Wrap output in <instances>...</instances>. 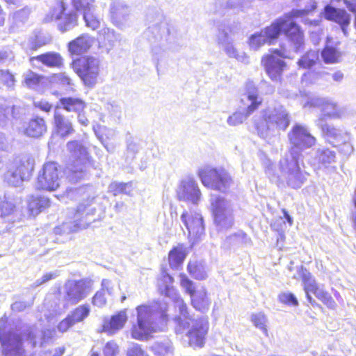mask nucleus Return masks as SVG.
<instances>
[{
    "mask_svg": "<svg viewBox=\"0 0 356 356\" xmlns=\"http://www.w3.org/2000/svg\"><path fill=\"white\" fill-rule=\"evenodd\" d=\"M163 281L165 284V296L172 300L175 309H178L179 313V316L175 318L177 334H181L186 329H188L186 333L188 344L193 347H202L209 329L207 318L202 316L194 318L190 316L186 304L181 298L177 291L171 286L173 278L168 274H165L163 275Z\"/></svg>",
    "mask_w": 356,
    "mask_h": 356,
    "instance_id": "obj_1",
    "label": "nucleus"
},
{
    "mask_svg": "<svg viewBox=\"0 0 356 356\" xmlns=\"http://www.w3.org/2000/svg\"><path fill=\"white\" fill-rule=\"evenodd\" d=\"M309 12V10L305 9L293 10L289 14L287 19H278L270 26L252 35L249 38L250 49L257 50L266 43L271 44L283 31L287 36L289 42L293 44L294 51H299L304 46L303 33L291 18L302 17Z\"/></svg>",
    "mask_w": 356,
    "mask_h": 356,
    "instance_id": "obj_2",
    "label": "nucleus"
},
{
    "mask_svg": "<svg viewBox=\"0 0 356 356\" xmlns=\"http://www.w3.org/2000/svg\"><path fill=\"white\" fill-rule=\"evenodd\" d=\"M166 311L167 304L164 302L138 306L137 321L131 327V337L147 341L154 333L163 330L167 322Z\"/></svg>",
    "mask_w": 356,
    "mask_h": 356,
    "instance_id": "obj_3",
    "label": "nucleus"
},
{
    "mask_svg": "<svg viewBox=\"0 0 356 356\" xmlns=\"http://www.w3.org/2000/svg\"><path fill=\"white\" fill-rule=\"evenodd\" d=\"M290 115L282 105L268 106L254 118V123L257 134L263 138L279 135L290 124Z\"/></svg>",
    "mask_w": 356,
    "mask_h": 356,
    "instance_id": "obj_4",
    "label": "nucleus"
},
{
    "mask_svg": "<svg viewBox=\"0 0 356 356\" xmlns=\"http://www.w3.org/2000/svg\"><path fill=\"white\" fill-rule=\"evenodd\" d=\"M67 149L70 152L71 163L67 169V178L72 182L81 179L90 163L88 152L86 147L78 140H72L67 143Z\"/></svg>",
    "mask_w": 356,
    "mask_h": 356,
    "instance_id": "obj_5",
    "label": "nucleus"
},
{
    "mask_svg": "<svg viewBox=\"0 0 356 356\" xmlns=\"http://www.w3.org/2000/svg\"><path fill=\"white\" fill-rule=\"evenodd\" d=\"M34 159L29 154H23L10 161L4 175V180L9 185L20 186L23 181H28L34 168Z\"/></svg>",
    "mask_w": 356,
    "mask_h": 356,
    "instance_id": "obj_6",
    "label": "nucleus"
},
{
    "mask_svg": "<svg viewBox=\"0 0 356 356\" xmlns=\"http://www.w3.org/2000/svg\"><path fill=\"white\" fill-rule=\"evenodd\" d=\"M210 202L218 231L224 232L230 229L234 223L233 207L230 201L222 196L211 195Z\"/></svg>",
    "mask_w": 356,
    "mask_h": 356,
    "instance_id": "obj_7",
    "label": "nucleus"
},
{
    "mask_svg": "<svg viewBox=\"0 0 356 356\" xmlns=\"http://www.w3.org/2000/svg\"><path fill=\"white\" fill-rule=\"evenodd\" d=\"M0 343L2 356H24L22 339L11 330L6 316L0 318Z\"/></svg>",
    "mask_w": 356,
    "mask_h": 356,
    "instance_id": "obj_8",
    "label": "nucleus"
},
{
    "mask_svg": "<svg viewBox=\"0 0 356 356\" xmlns=\"http://www.w3.org/2000/svg\"><path fill=\"white\" fill-rule=\"evenodd\" d=\"M95 209L89 205L79 204L76 211H71L68 221L56 227V234H70L87 228L93 221Z\"/></svg>",
    "mask_w": 356,
    "mask_h": 356,
    "instance_id": "obj_9",
    "label": "nucleus"
},
{
    "mask_svg": "<svg viewBox=\"0 0 356 356\" xmlns=\"http://www.w3.org/2000/svg\"><path fill=\"white\" fill-rule=\"evenodd\" d=\"M300 157L285 154L280 161L282 177L292 188H300L307 178V173L300 167Z\"/></svg>",
    "mask_w": 356,
    "mask_h": 356,
    "instance_id": "obj_10",
    "label": "nucleus"
},
{
    "mask_svg": "<svg viewBox=\"0 0 356 356\" xmlns=\"http://www.w3.org/2000/svg\"><path fill=\"white\" fill-rule=\"evenodd\" d=\"M93 282L90 279L69 280L63 286V299L66 307L78 304L90 295Z\"/></svg>",
    "mask_w": 356,
    "mask_h": 356,
    "instance_id": "obj_11",
    "label": "nucleus"
},
{
    "mask_svg": "<svg viewBox=\"0 0 356 356\" xmlns=\"http://www.w3.org/2000/svg\"><path fill=\"white\" fill-rule=\"evenodd\" d=\"M290 149L286 155L300 157L301 152L313 147L316 139L313 136L308 128L300 124H294L288 133Z\"/></svg>",
    "mask_w": 356,
    "mask_h": 356,
    "instance_id": "obj_12",
    "label": "nucleus"
},
{
    "mask_svg": "<svg viewBox=\"0 0 356 356\" xmlns=\"http://www.w3.org/2000/svg\"><path fill=\"white\" fill-rule=\"evenodd\" d=\"M289 43V48L284 45H282L280 49H275L273 51V54L267 55L261 60L266 72L273 81H279L280 79L282 72L286 67V63L279 57L291 58L293 52L294 51L293 44Z\"/></svg>",
    "mask_w": 356,
    "mask_h": 356,
    "instance_id": "obj_13",
    "label": "nucleus"
},
{
    "mask_svg": "<svg viewBox=\"0 0 356 356\" xmlns=\"http://www.w3.org/2000/svg\"><path fill=\"white\" fill-rule=\"evenodd\" d=\"M197 174L204 186L221 192H225L232 182L230 175L222 168L207 165L200 168Z\"/></svg>",
    "mask_w": 356,
    "mask_h": 356,
    "instance_id": "obj_14",
    "label": "nucleus"
},
{
    "mask_svg": "<svg viewBox=\"0 0 356 356\" xmlns=\"http://www.w3.org/2000/svg\"><path fill=\"white\" fill-rule=\"evenodd\" d=\"M241 102L247 106L246 112L236 111L230 115L227 120L229 126H237L243 122L261 104L262 99L258 95L256 86L252 82L246 84L245 92L242 95Z\"/></svg>",
    "mask_w": 356,
    "mask_h": 356,
    "instance_id": "obj_15",
    "label": "nucleus"
},
{
    "mask_svg": "<svg viewBox=\"0 0 356 356\" xmlns=\"http://www.w3.org/2000/svg\"><path fill=\"white\" fill-rule=\"evenodd\" d=\"M74 70L84 84L93 86L100 72V60L92 56L83 57L74 63Z\"/></svg>",
    "mask_w": 356,
    "mask_h": 356,
    "instance_id": "obj_16",
    "label": "nucleus"
},
{
    "mask_svg": "<svg viewBox=\"0 0 356 356\" xmlns=\"http://www.w3.org/2000/svg\"><path fill=\"white\" fill-rule=\"evenodd\" d=\"M299 273L302 277L307 298L310 303H312V298L309 293H313L318 299L328 307L333 309L335 307L336 303L331 296L317 286L314 278L305 268L301 266L299 269Z\"/></svg>",
    "mask_w": 356,
    "mask_h": 356,
    "instance_id": "obj_17",
    "label": "nucleus"
},
{
    "mask_svg": "<svg viewBox=\"0 0 356 356\" xmlns=\"http://www.w3.org/2000/svg\"><path fill=\"white\" fill-rule=\"evenodd\" d=\"M60 182V176L58 165L54 162L44 164L42 170L39 172L35 188L39 190L52 191L56 190Z\"/></svg>",
    "mask_w": 356,
    "mask_h": 356,
    "instance_id": "obj_18",
    "label": "nucleus"
},
{
    "mask_svg": "<svg viewBox=\"0 0 356 356\" xmlns=\"http://www.w3.org/2000/svg\"><path fill=\"white\" fill-rule=\"evenodd\" d=\"M51 19L57 22L58 29L61 32H66L77 25L78 15L73 10L67 12L64 2L58 1L52 10Z\"/></svg>",
    "mask_w": 356,
    "mask_h": 356,
    "instance_id": "obj_19",
    "label": "nucleus"
},
{
    "mask_svg": "<svg viewBox=\"0 0 356 356\" xmlns=\"http://www.w3.org/2000/svg\"><path fill=\"white\" fill-rule=\"evenodd\" d=\"M315 124L321 129L323 138L333 145H337L349 140L347 131L327 123L323 116H319L315 121Z\"/></svg>",
    "mask_w": 356,
    "mask_h": 356,
    "instance_id": "obj_20",
    "label": "nucleus"
},
{
    "mask_svg": "<svg viewBox=\"0 0 356 356\" xmlns=\"http://www.w3.org/2000/svg\"><path fill=\"white\" fill-rule=\"evenodd\" d=\"M177 196L179 200L197 204L201 199L202 193L197 181L193 178L188 177L182 179L179 184Z\"/></svg>",
    "mask_w": 356,
    "mask_h": 356,
    "instance_id": "obj_21",
    "label": "nucleus"
},
{
    "mask_svg": "<svg viewBox=\"0 0 356 356\" xmlns=\"http://www.w3.org/2000/svg\"><path fill=\"white\" fill-rule=\"evenodd\" d=\"M110 18L112 24L123 29L129 22L130 9L122 0H113L110 5Z\"/></svg>",
    "mask_w": 356,
    "mask_h": 356,
    "instance_id": "obj_22",
    "label": "nucleus"
},
{
    "mask_svg": "<svg viewBox=\"0 0 356 356\" xmlns=\"http://www.w3.org/2000/svg\"><path fill=\"white\" fill-rule=\"evenodd\" d=\"M181 220L188 232V236L195 239L201 237L204 233L202 216L197 212H184Z\"/></svg>",
    "mask_w": 356,
    "mask_h": 356,
    "instance_id": "obj_23",
    "label": "nucleus"
},
{
    "mask_svg": "<svg viewBox=\"0 0 356 356\" xmlns=\"http://www.w3.org/2000/svg\"><path fill=\"white\" fill-rule=\"evenodd\" d=\"M120 33L109 27H104L97 33L98 48L101 53L108 54L121 41Z\"/></svg>",
    "mask_w": 356,
    "mask_h": 356,
    "instance_id": "obj_24",
    "label": "nucleus"
},
{
    "mask_svg": "<svg viewBox=\"0 0 356 356\" xmlns=\"http://www.w3.org/2000/svg\"><path fill=\"white\" fill-rule=\"evenodd\" d=\"M325 17L330 21L337 23L345 36L348 35V27L350 23V15L343 9L326 6L324 9Z\"/></svg>",
    "mask_w": 356,
    "mask_h": 356,
    "instance_id": "obj_25",
    "label": "nucleus"
},
{
    "mask_svg": "<svg viewBox=\"0 0 356 356\" xmlns=\"http://www.w3.org/2000/svg\"><path fill=\"white\" fill-rule=\"evenodd\" d=\"M54 127L55 133L63 138L70 136L75 131L71 120L61 113L58 106L54 111Z\"/></svg>",
    "mask_w": 356,
    "mask_h": 356,
    "instance_id": "obj_26",
    "label": "nucleus"
},
{
    "mask_svg": "<svg viewBox=\"0 0 356 356\" xmlns=\"http://www.w3.org/2000/svg\"><path fill=\"white\" fill-rule=\"evenodd\" d=\"M127 319L128 316L126 310H122L113 315L111 318L104 317L101 332L108 334H115L124 327Z\"/></svg>",
    "mask_w": 356,
    "mask_h": 356,
    "instance_id": "obj_27",
    "label": "nucleus"
},
{
    "mask_svg": "<svg viewBox=\"0 0 356 356\" xmlns=\"http://www.w3.org/2000/svg\"><path fill=\"white\" fill-rule=\"evenodd\" d=\"M95 39L88 33H84L68 43V51L73 55L86 53L93 45Z\"/></svg>",
    "mask_w": 356,
    "mask_h": 356,
    "instance_id": "obj_28",
    "label": "nucleus"
},
{
    "mask_svg": "<svg viewBox=\"0 0 356 356\" xmlns=\"http://www.w3.org/2000/svg\"><path fill=\"white\" fill-rule=\"evenodd\" d=\"M316 103L312 102V105L321 106L323 114L321 116L327 117L333 119H339L343 117L346 113V108L338 106L332 102L325 101L324 99H317Z\"/></svg>",
    "mask_w": 356,
    "mask_h": 356,
    "instance_id": "obj_29",
    "label": "nucleus"
},
{
    "mask_svg": "<svg viewBox=\"0 0 356 356\" xmlns=\"http://www.w3.org/2000/svg\"><path fill=\"white\" fill-rule=\"evenodd\" d=\"M31 62L37 61L49 68H60L63 65V58L61 55L55 51H49L30 58Z\"/></svg>",
    "mask_w": 356,
    "mask_h": 356,
    "instance_id": "obj_30",
    "label": "nucleus"
},
{
    "mask_svg": "<svg viewBox=\"0 0 356 356\" xmlns=\"http://www.w3.org/2000/svg\"><path fill=\"white\" fill-rule=\"evenodd\" d=\"M47 131V125L43 118H32L24 129V134L29 137L38 138Z\"/></svg>",
    "mask_w": 356,
    "mask_h": 356,
    "instance_id": "obj_31",
    "label": "nucleus"
},
{
    "mask_svg": "<svg viewBox=\"0 0 356 356\" xmlns=\"http://www.w3.org/2000/svg\"><path fill=\"white\" fill-rule=\"evenodd\" d=\"M191 303L193 307L202 313L207 312L210 307L211 300L207 297V290L202 287L197 290L192 296Z\"/></svg>",
    "mask_w": 356,
    "mask_h": 356,
    "instance_id": "obj_32",
    "label": "nucleus"
},
{
    "mask_svg": "<svg viewBox=\"0 0 356 356\" xmlns=\"http://www.w3.org/2000/svg\"><path fill=\"white\" fill-rule=\"evenodd\" d=\"M51 201L47 197H32L29 202V209L33 216L51 206Z\"/></svg>",
    "mask_w": 356,
    "mask_h": 356,
    "instance_id": "obj_33",
    "label": "nucleus"
},
{
    "mask_svg": "<svg viewBox=\"0 0 356 356\" xmlns=\"http://www.w3.org/2000/svg\"><path fill=\"white\" fill-rule=\"evenodd\" d=\"M152 350L156 356H173L174 348L169 339L156 341L152 346Z\"/></svg>",
    "mask_w": 356,
    "mask_h": 356,
    "instance_id": "obj_34",
    "label": "nucleus"
},
{
    "mask_svg": "<svg viewBox=\"0 0 356 356\" xmlns=\"http://www.w3.org/2000/svg\"><path fill=\"white\" fill-rule=\"evenodd\" d=\"M186 255V248L183 245H178L170 250L168 254V260L171 268H177L184 261Z\"/></svg>",
    "mask_w": 356,
    "mask_h": 356,
    "instance_id": "obj_35",
    "label": "nucleus"
},
{
    "mask_svg": "<svg viewBox=\"0 0 356 356\" xmlns=\"http://www.w3.org/2000/svg\"><path fill=\"white\" fill-rule=\"evenodd\" d=\"M60 102L63 106V108L68 112L79 113L82 111L86 107V104L84 102L78 98H61L60 99Z\"/></svg>",
    "mask_w": 356,
    "mask_h": 356,
    "instance_id": "obj_36",
    "label": "nucleus"
},
{
    "mask_svg": "<svg viewBox=\"0 0 356 356\" xmlns=\"http://www.w3.org/2000/svg\"><path fill=\"white\" fill-rule=\"evenodd\" d=\"M222 49L228 57L234 58L237 61L244 64H248L250 63L249 56L245 52L238 50L233 44V42L227 44V45L225 46Z\"/></svg>",
    "mask_w": 356,
    "mask_h": 356,
    "instance_id": "obj_37",
    "label": "nucleus"
},
{
    "mask_svg": "<svg viewBox=\"0 0 356 356\" xmlns=\"http://www.w3.org/2000/svg\"><path fill=\"white\" fill-rule=\"evenodd\" d=\"M321 56L327 64L339 63L341 58V52L336 47L326 45L321 52Z\"/></svg>",
    "mask_w": 356,
    "mask_h": 356,
    "instance_id": "obj_38",
    "label": "nucleus"
},
{
    "mask_svg": "<svg viewBox=\"0 0 356 356\" xmlns=\"http://www.w3.org/2000/svg\"><path fill=\"white\" fill-rule=\"evenodd\" d=\"M52 337V333L50 330H35L31 331L29 333V340L32 343L33 346L35 347L37 345L40 346H44V344L49 340Z\"/></svg>",
    "mask_w": 356,
    "mask_h": 356,
    "instance_id": "obj_39",
    "label": "nucleus"
},
{
    "mask_svg": "<svg viewBox=\"0 0 356 356\" xmlns=\"http://www.w3.org/2000/svg\"><path fill=\"white\" fill-rule=\"evenodd\" d=\"M316 159L318 160L319 163H321L324 166L333 163L336 161V153L334 151L331 150L328 148H319L316 151Z\"/></svg>",
    "mask_w": 356,
    "mask_h": 356,
    "instance_id": "obj_40",
    "label": "nucleus"
},
{
    "mask_svg": "<svg viewBox=\"0 0 356 356\" xmlns=\"http://www.w3.org/2000/svg\"><path fill=\"white\" fill-rule=\"evenodd\" d=\"M90 306L87 304L80 305L74 309L69 315L74 324L82 322L90 314Z\"/></svg>",
    "mask_w": 356,
    "mask_h": 356,
    "instance_id": "obj_41",
    "label": "nucleus"
},
{
    "mask_svg": "<svg viewBox=\"0 0 356 356\" xmlns=\"http://www.w3.org/2000/svg\"><path fill=\"white\" fill-rule=\"evenodd\" d=\"M188 271L196 280H204L207 273L202 263L198 261H190L188 264Z\"/></svg>",
    "mask_w": 356,
    "mask_h": 356,
    "instance_id": "obj_42",
    "label": "nucleus"
},
{
    "mask_svg": "<svg viewBox=\"0 0 356 356\" xmlns=\"http://www.w3.org/2000/svg\"><path fill=\"white\" fill-rule=\"evenodd\" d=\"M95 8L88 10L83 13L86 26L92 30L97 29L101 24V19L95 14Z\"/></svg>",
    "mask_w": 356,
    "mask_h": 356,
    "instance_id": "obj_43",
    "label": "nucleus"
},
{
    "mask_svg": "<svg viewBox=\"0 0 356 356\" xmlns=\"http://www.w3.org/2000/svg\"><path fill=\"white\" fill-rule=\"evenodd\" d=\"M14 106L6 100H0V125H3L10 118L14 117Z\"/></svg>",
    "mask_w": 356,
    "mask_h": 356,
    "instance_id": "obj_44",
    "label": "nucleus"
},
{
    "mask_svg": "<svg viewBox=\"0 0 356 356\" xmlns=\"http://www.w3.org/2000/svg\"><path fill=\"white\" fill-rule=\"evenodd\" d=\"M318 60V52L315 50L309 51L298 62V65L302 68L312 67Z\"/></svg>",
    "mask_w": 356,
    "mask_h": 356,
    "instance_id": "obj_45",
    "label": "nucleus"
},
{
    "mask_svg": "<svg viewBox=\"0 0 356 356\" xmlns=\"http://www.w3.org/2000/svg\"><path fill=\"white\" fill-rule=\"evenodd\" d=\"M108 190L112 192L114 195H117L120 193L129 195L132 191V184L130 182L123 183L113 181L109 185Z\"/></svg>",
    "mask_w": 356,
    "mask_h": 356,
    "instance_id": "obj_46",
    "label": "nucleus"
},
{
    "mask_svg": "<svg viewBox=\"0 0 356 356\" xmlns=\"http://www.w3.org/2000/svg\"><path fill=\"white\" fill-rule=\"evenodd\" d=\"M251 321L254 325L259 329L266 336H268L267 318L263 313L253 314Z\"/></svg>",
    "mask_w": 356,
    "mask_h": 356,
    "instance_id": "obj_47",
    "label": "nucleus"
},
{
    "mask_svg": "<svg viewBox=\"0 0 356 356\" xmlns=\"http://www.w3.org/2000/svg\"><path fill=\"white\" fill-rule=\"evenodd\" d=\"M95 0H72V3L74 8L84 13L88 10L95 9Z\"/></svg>",
    "mask_w": 356,
    "mask_h": 356,
    "instance_id": "obj_48",
    "label": "nucleus"
},
{
    "mask_svg": "<svg viewBox=\"0 0 356 356\" xmlns=\"http://www.w3.org/2000/svg\"><path fill=\"white\" fill-rule=\"evenodd\" d=\"M0 82L8 89H13L15 83L14 75L8 70H0Z\"/></svg>",
    "mask_w": 356,
    "mask_h": 356,
    "instance_id": "obj_49",
    "label": "nucleus"
},
{
    "mask_svg": "<svg viewBox=\"0 0 356 356\" xmlns=\"http://www.w3.org/2000/svg\"><path fill=\"white\" fill-rule=\"evenodd\" d=\"M24 83L29 87L33 88L37 86L41 79V76L32 71H28L24 74Z\"/></svg>",
    "mask_w": 356,
    "mask_h": 356,
    "instance_id": "obj_50",
    "label": "nucleus"
},
{
    "mask_svg": "<svg viewBox=\"0 0 356 356\" xmlns=\"http://www.w3.org/2000/svg\"><path fill=\"white\" fill-rule=\"evenodd\" d=\"M227 239L234 244H248L250 243V238L242 231H238L230 235Z\"/></svg>",
    "mask_w": 356,
    "mask_h": 356,
    "instance_id": "obj_51",
    "label": "nucleus"
},
{
    "mask_svg": "<svg viewBox=\"0 0 356 356\" xmlns=\"http://www.w3.org/2000/svg\"><path fill=\"white\" fill-rule=\"evenodd\" d=\"M127 356H149L143 349L142 346L136 343H131L127 350Z\"/></svg>",
    "mask_w": 356,
    "mask_h": 356,
    "instance_id": "obj_52",
    "label": "nucleus"
},
{
    "mask_svg": "<svg viewBox=\"0 0 356 356\" xmlns=\"http://www.w3.org/2000/svg\"><path fill=\"white\" fill-rule=\"evenodd\" d=\"M278 298L284 304L295 307L298 305V301L292 293L283 292L279 295Z\"/></svg>",
    "mask_w": 356,
    "mask_h": 356,
    "instance_id": "obj_53",
    "label": "nucleus"
},
{
    "mask_svg": "<svg viewBox=\"0 0 356 356\" xmlns=\"http://www.w3.org/2000/svg\"><path fill=\"white\" fill-rule=\"evenodd\" d=\"M217 41L222 48L227 45V44L232 42V39L229 35L227 30L225 28H220L218 33L217 34Z\"/></svg>",
    "mask_w": 356,
    "mask_h": 356,
    "instance_id": "obj_54",
    "label": "nucleus"
},
{
    "mask_svg": "<svg viewBox=\"0 0 356 356\" xmlns=\"http://www.w3.org/2000/svg\"><path fill=\"white\" fill-rule=\"evenodd\" d=\"M180 284L181 286L185 289L186 292L191 296V297L197 291L195 290L193 282L190 280L185 275H180Z\"/></svg>",
    "mask_w": 356,
    "mask_h": 356,
    "instance_id": "obj_55",
    "label": "nucleus"
},
{
    "mask_svg": "<svg viewBox=\"0 0 356 356\" xmlns=\"http://www.w3.org/2000/svg\"><path fill=\"white\" fill-rule=\"evenodd\" d=\"M15 205L11 202H2L0 203V218H3L10 216L14 211Z\"/></svg>",
    "mask_w": 356,
    "mask_h": 356,
    "instance_id": "obj_56",
    "label": "nucleus"
},
{
    "mask_svg": "<svg viewBox=\"0 0 356 356\" xmlns=\"http://www.w3.org/2000/svg\"><path fill=\"white\" fill-rule=\"evenodd\" d=\"M92 304L98 307H103L106 304L104 290L98 291L92 298Z\"/></svg>",
    "mask_w": 356,
    "mask_h": 356,
    "instance_id": "obj_57",
    "label": "nucleus"
},
{
    "mask_svg": "<svg viewBox=\"0 0 356 356\" xmlns=\"http://www.w3.org/2000/svg\"><path fill=\"white\" fill-rule=\"evenodd\" d=\"M52 81L57 82L63 86H70L71 79L65 73H59L52 76Z\"/></svg>",
    "mask_w": 356,
    "mask_h": 356,
    "instance_id": "obj_58",
    "label": "nucleus"
},
{
    "mask_svg": "<svg viewBox=\"0 0 356 356\" xmlns=\"http://www.w3.org/2000/svg\"><path fill=\"white\" fill-rule=\"evenodd\" d=\"M59 275V273L57 272V271H54V272H50V273H47L46 274H44L42 278L40 279H38L34 283H33V287H38L40 285L49 281V280H51L53 279H55L56 277H57Z\"/></svg>",
    "mask_w": 356,
    "mask_h": 356,
    "instance_id": "obj_59",
    "label": "nucleus"
},
{
    "mask_svg": "<svg viewBox=\"0 0 356 356\" xmlns=\"http://www.w3.org/2000/svg\"><path fill=\"white\" fill-rule=\"evenodd\" d=\"M118 353V346L117 343L113 341L108 342L104 348V356H116Z\"/></svg>",
    "mask_w": 356,
    "mask_h": 356,
    "instance_id": "obj_60",
    "label": "nucleus"
},
{
    "mask_svg": "<svg viewBox=\"0 0 356 356\" xmlns=\"http://www.w3.org/2000/svg\"><path fill=\"white\" fill-rule=\"evenodd\" d=\"M74 325V322L72 321L69 315H67L65 319L58 323L57 329L60 332H67Z\"/></svg>",
    "mask_w": 356,
    "mask_h": 356,
    "instance_id": "obj_61",
    "label": "nucleus"
},
{
    "mask_svg": "<svg viewBox=\"0 0 356 356\" xmlns=\"http://www.w3.org/2000/svg\"><path fill=\"white\" fill-rule=\"evenodd\" d=\"M85 192L84 188H74V189H69L67 190L65 194L62 196L63 198L66 196L69 198H76L77 196H81L83 195V193Z\"/></svg>",
    "mask_w": 356,
    "mask_h": 356,
    "instance_id": "obj_62",
    "label": "nucleus"
},
{
    "mask_svg": "<svg viewBox=\"0 0 356 356\" xmlns=\"http://www.w3.org/2000/svg\"><path fill=\"white\" fill-rule=\"evenodd\" d=\"M32 302H26L24 301H17L12 304L11 309L14 312H19L24 311L27 307H31Z\"/></svg>",
    "mask_w": 356,
    "mask_h": 356,
    "instance_id": "obj_63",
    "label": "nucleus"
},
{
    "mask_svg": "<svg viewBox=\"0 0 356 356\" xmlns=\"http://www.w3.org/2000/svg\"><path fill=\"white\" fill-rule=\"evenodd\" d=\"M29 14L28 9L24 8L15 12L13 14V19L16 21L23 22L27 19Z\"/></svg>",
    "mask_w": 356,
    "mask_h": 356,
    "instance_id": "obj_64",
    "label": "nucleus"
}]
</instances>
